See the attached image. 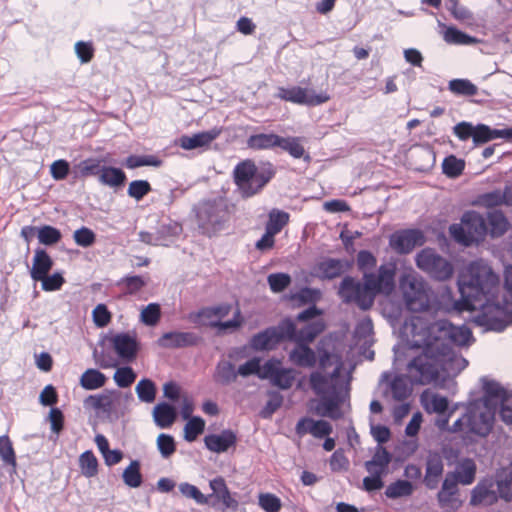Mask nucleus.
<instances>
[{"label":"nucleus","instance_id":"33","mask_svg":"<svg viewBox=\"0 0 512 512\" xmlns=\"http://www.w3.org/2000/svg\"><path fill=\"white\" fill-rule=\"evenodd\" d=\"M237 370L230 361L221 360L217 363L213 374V379L217 384L228 386L237 379Z\"/></svg>","mask_w":512,"mask_h":512},{"label":"nucleus","instance_id":"42","mask_svg":"<svg viewBox=\"0 0 512 512\" xmlns=\"http://www.w3.org/2000/svg\"><path fill=\"white\" fill-rule=\"evenodd\" d=\"M106 376L97 369H87L80 378V385L86 390H96L106 383Z\"/></svg>","mask_w":512,"mask_h":512},{"label":"nucleus","instance_id":"5","mask_svg":"<svg viewBox=\"0 0 512 512\" xmlns=\"http://www.w3.org/2000/svg\"><path fill=\"white\" fill-rule=\"evenodd\" d=\"M415 264L419 270L436 281H446L454 273L452 263L431 247H425L416 253Z\"/></svg>","mask_w":512,"mask_h":512},{"label":"nucleus","instance_id":"3","mask_svg":"<svg viewBox=\"0 0 512 512\" xmlns=\"http://www.w3.org/2000/svg\"><path fill=\"white\" fill-rule=\"evenodd\" d=\"M275 166L270 162L258 165L247 159L239 162L233 169V180L242 198L247 199L259 194L274 178Z\"/></svg>","mask_w":512,"mask_h":512},{"label":"nucleus","instance_id":"39","mask_svg":"<svg viewBox=\"0 0 512 512\" xmlns=\"http://www.w3.org/2000/svg\"><path fill=\"white\" fill-rule=\"evenodd\" d=\"M278 147L287 151L293 158L299 159L303 157L307 162L311 159L310 155L305 153V149L297 137H281Z\"/></svg>","mask_w":512,"mask_h":512},{"label":"nucleus","instance_id":"15","mask_svg":"<svg viewBox=\"0 0 512 512\" xmlns=\"http://www.w3.org/2000/svg\"><path fill=\"white\" fill-rule=\"evenodd\" d=\"M278 97L297 104H305L309 106H316L323 104L329 100V96L326 93L308 94L305 88H301L298 86L292 88H280L278 92Z\"/></svg>","mask_w":512,"mask_h":512},{"label":"nucleus","instance_id":"57","mask_svg":"<svg viewBox=\"0 0 512 512\" xmlns=\"http://www.w3.org/2000/svg\"><path fill=\"white\" fill-rule=\"evenodd\" d=\"M178 488L183 496L193 499L199 505H206L209 503L210 497L204 495L195 485L183 482L179 484Z\"/></svg>","mask_w":512,"mask_h":512},{"label":"nucleus","instance_id":"16","mask_svg":"<svg viewBox=\"0 0 512 512\" xmlns=\"http://www.w3.org/2000/svg\"><path fill=\"white\" fill-rule=\"evenodd\" d=\"M110 342L119 358L126 362L133 361L139 350V343L135 335L127 332L117 333L110 338Z\"/></svg>","mask_w":512,"mask_h":512},{"label":"nucleus","instance_id":"44","mask_svg":"<svg viewBox=\"0 0 512 512\" xmlns=\"http://www.w3.org/2000/svg\"><path fill=\"white\" fill-rule=\"evenodd\" d=\"M84 406L93 408L96 411L110 414L113 410V400L109 394L102 393L98 395H90L84 400Z\"/></svg>","mask_w":512,"mask_h":512},{"label":"nucleus","instance_id":"35","mask_svg":"<svg viewBox=\"0 0 512 512\" xmlns=\"http://www.w3.org/2000/svg\"><path fill=\"white\" fill-rule=\"evenodd\" d=\"M126 180V174L121 168L105 165L98 181L102 185L119 188L125 184Z\"/></svg>","mask_w":512,"mask_h":512},{"label":"nucleus","instance_id":"61","mask_svg":"<svg viewBox=\"0 0 512 512\" xmlns=\"http://www.w3.org/2000/svg\"><path fill=\"white\" fill-rule=\"evenodd\" d=\"M267 395L268 401L261 411V415L264 418H268L274 414L282 406L284 400L281 393L275 390L268 391Z\"/></svg>","mask_w":512,"mask_h":512},{"label":"nucleus","instance_id":"29","mask_svg":"<svg viewBox=\"0 0 512 512\" xmlns=\"http://www.w3.org/2000/svg\"><path fill=\"white\" fill-rule=\"evenodd\" d=\"M458 483H460L456 474L448 472L443 480L442 487L437 493V500L441 507L448 506L453 501V497L459 492Z\"/></svg>","mask_w":512,"mask_h":512},{"label":"nucleus","instance_id":"62","mask_svg":"<svg viewBox=\"0 0 512 512\" xmlns=\"http://www.w3.org/2000/svg\"><path fill=\"white\" fill-rule=\"evenodd\" d=\"M161 317V307L158 303L148 304L140 314V320L147 326L156 325Z\"/></svg>","mask_w":512,"mask_h":512},{"label":"nucleus","instance_id":"49","mask_svg":"<svg viewBox=\"0 0 512 512\" xmlns=\"http://www.w3.org/2000/svg\"><path fill=\"white\" fill-rule=\"evenodd\" d=\"M0 457L6 466H11L13 470L16 469V454L7 435L0 436Z\"/></svg>","mask_w":512,"mask_h":512},{"label":"nucleus","instance_id":"38","mask_svg":"<svg viewBox=\"0 0 512 512\" xmlns=\"http://www.w3.org/2000/svg\"><path fill=\"white\" fill-rule=\"evenodd\" d=\"M476 464L471 458L462 459L456 467L453 474L457 475V478L462 485H470L474 482L476 476Z\"/></svg>","mask_w":512,"mask_h":512},{"label":"nucleus","instance_id":"9","mask_svg":"<svg viewBox=\"0 0 512 512\" xmlns=\"http://www.w3.org/2000/svg\"><path fill=\"white\" fill-rule=\"evenodd\" d=\"M338 293L344 303H355L363 311L369 310L375 299L373 293L364 290L362 282L351 276H345L342 279Z\"/></svg>","mask_w":512,"mask_h":512},{"label":"nucleus","instance_id":"14","mask_svg":"<svg viewBox=\"0 0 512 512\" xmlns=\"http://www.w3.org/2000/svg\"><path fill=\"white\" fill-rule=\"evenodd\" d=\"M203 338L195 332L170 331L157 340L158 346L166 349L195 347L202 343Z\"/></svg>","mask_w":512,"mask_h":512},{"label":"nucleus","instance_id":"60","mask_svg":"<svg viewBox=\"0 0 512 512\" xmlns=\"http://www.w3.org/2000/svg\"><path fill=\"white\" fill-rule=\"evenodd\" d=\"M269 287L272 292L280 293L291 284V276L287 273H272L267 278Z\"/></svg>","mask_w":512,"mask_h":512},{"label":"nucleus","instance_id":"58","mask_svg":"<svg viewBox=\"0 0 512 512\" xmlns=\"http://www.w3.org/2000/svg\"><path fill=\"white\" fill-rule=\"evenodd\" d=\"M151 191V184L147 180H133L129 183L127 194L136 201H140Z\"/></svg>","mask_w":512,"mask_h":512},{"label":"nucleus","instance_id":"30","mask_svg":"<svg viewBox=\"0 0 512 512\" xmlns=\"http://www.w3.org/2000/svg\"><path fill=\"white\" fill-rule=\"evenodd\" d=\"M289 359L299 367H314L317 357L312 348L308 345L297 344V346L289 353Z\"/></svg>","mask_w":512,"mask_h":512},{"label":"nucleus","instance_id":"25","mask_svg":"<svg viewBox=\"0 0 512 512\" xmlns=\"http://www.w3.org/2000/svg\"><path fill=\"white\" fill-rule=\"evenodd\" d=\"M392 461V454L382 445H377L372 458L365 462L364 466L367 472H378L380 475H385L388 471V466Z\"/></svg>","mask_w":512,"mask_h":512},{"label":"nucleus","instance_id":"13","mask_svg":"<svg viewBox=\"0 0 512 512\" xmlns=\"http://www.w3.org/2000/svg\"><path fill=\"white\" fill-rule=\"evenodd\" d=\"M340 365H337L332 372L323 374L316 370L309 375L310 388L317 396L331 395L341 392L342 385L339 383Z\"/></svg>","mask_w":512,"mask_h":512},{"label":"nucleus","instance_id":"7","mask_svg":"<svg viewBox=\"0 0 512 512\" xmlns=\"http://www.w3.org/2000/svg\"><path fill=\"white\" fill-rule=\"evenodd\" d=\"M293 333V320L289 317L282 319L277 326L268 327L254 334L250 341V347L254 351H269L275 349L286 336Z\"/></svg>","mask_w":512,"mask_h":512},{"label":"nucleus","instance_id":"18","mask_svg":"<svg viewBox=\"0 0 512 512\" xmlns=\"http://www.w3.org/2000/svg\"><path fill=\"white\" fill-rule=\"evenodd\" d=\"M444 463L442 456L436 451H429L426 458V469L423 483L429 490H434L439 485V480L443 475Z\"/></svg>","mask_w":512,"mask_h":512},{"label":"nucleus","instance_id":"48","mask_svg":"<svg viewBox=\"0 0 512 512\" xmlns=\"http://www.w3.org/2000/svg\"><path fill=\"white\" fill-rule=\"evenodd\" d=\"M465 169V161L454 155H449L442 162L443 173L449 178L459 177Z\"/></svg>","mask_w":512,"mask_h":512},{"label":"nucleus","instance_id":"43","mask_svg":"<svg viewBox=\"0 0 512 512\" xmlns=\"http://www.w3.org/2000/svg\"><path fill=\"white\" fill-rule=\"evenodd\" d=\"M163 161L156 155H129L123 162L128 169H135L142 166L161 167Z\"/></svg>","mask_w":512,"mask_h":512},{"label":"nucleus","instance_id":"31","mask_svg":"<svg viewBox=\"0 0 512 512\" xmlns=\"http://www.w3.org/2000/svg\"><path fill=\"white\" fill-rule=\"evenodd\" d=\"M103 160L98 158H87L80 161L78 164L74 166V173L76 177L87 178V177H97L100 178V175L105 167L102 164Z\"/></svg>","mask_w":512,"mask_h":512},{"label":"nucleus","instance_id":"11","mask_svg":"<svg viewBox=\"0 0 512 512\" xmlns=\"http://www.w3.org/2000/svg\"><path fill=\"white\" fill-rule=\"evenodd\" d=\"M296 378V370L281 366V361L276 358L268 359L264 363V370L261 379L269 380L271 385L281 389H290Z\"/></svg>","mask_w":512,"mask_h":512},{"label":"nucleus","instance_id":"47","mask_svg":"<svg viewBox=\"0 0 512 512\" xmlns=\"http://www.w3.org/2000/svg\"><path fill=\"white\" fill-rule=\"evenodd\" d=\"M289 221V214L285 211L272 209L269 213V218L265 226V230L271 231L273 234H278Z\"/></svg>","mask_w":512,"mask_h":512},{"label":"nucleus","instance_id":"8","mask_svg":"<svg viewBox=\"0 0 512 512\" xmlns=\"http://www.w3.org/2000/svg\"><path fill=\"white\" fill-rule=\"evenodd\" d=\"M338 293L344 303H355L363 311L369 310L375 299L373 293L364 290L362 282L351 276H345L342 279Z\"/></svg>","mask_w":512,"mask_h":512},{"label":"nucleus","instance_id":"2","mask_svg":"<svg viewBox=\"0 0 512 512\" xmlns=\"http://www.w3.org/2000/svg\"><path fill=\"white\" fill-rule=\"evenodd\" d=\"M472 338L471 330L465 326H454L446 319H439L423 329L421 339L414 340L412 346L422 348V354L408 364L410 372L415 371L414 382L425 385L436 380L443 368V358L451 357L454 346L467 345Z\"/></svg>","mask_w":512,"mask_h":512},{"label":"nucleus","instance_id":"21","mask_svg":"<svg viewBox=\"0 0 512 512\" xmlns=\"http://www.w3.org/2000/svg\"><path fill=\"white\" fill-rule=\"evenodd\" d=\"M461 222L466 226L475 242L482 240L488 232L485 217L477 211H466L461 217Z\"/></svg>","mask_w":512,"mask_h":512},{"label":"nucleus","instance_id":"51","mask_svg":"<svg viewBox=\"0 0 512 512\" xmlns=\"http://www.w3.org/2000/svg\"><path fill=\"white\" fill-rule=\"evenodd\" d=\"M136 393L138 398L142 402L152 403L156 397V386L155 383L148 379H141L136 386Z\"/></svg>","mask_w":512,"mask_h":512},{"label":"nucleus","instance_id":"55","mask_svg":"<svg viewBox=\"0 0 512 512\" xmlns=\"http://www.w3.org/2000/svg\"><path fill=\"white\" fill-rule=\"evenodd\" d=\"M321 298V291L316 288L303 287L298 292L290 296L291 300H296L300 304H311L315 305Z\"/></svg>","mask_w":512,"mask_h":512},{"label":"nucleus","instance_id":"54","mask_svg":"<svg viewBox=\"0 0 512 512\" xmlns=\"http://www.w3.org/2000/svg\"><path fill=\"white\" fill-rule=\"evenodd\" d=\"M62 238L61 231L51 225H43L38 230V240L41 244L51 246Z\"/></svg>","mask_w":512,"mask_h":512},{"label":"nucleus","instance_id":"17","mask_svg":"<svg viewBox=\"0 0 512 512\" xmlns=\"http://www.w3.org/2000/svg\"><path fill=\"white\" fill-rule=\"evenodd\" d=\"M480 381L482 382L484 396L475 400L480 401L483 404H486V406L496 410L498 403L500 402V404H502L508 398L509 393L500 385L499 382L495 380H491L483 376L481 377Z\"/></svg>","mask_w":512,"mask_h":512},{"label":"nucleus","instance_id":"63","mask_svg":"<svg viewBox=\"0 0 512 512\" xmlns=\"http://www.w3.org/2000/svg\"><path fill=\"white\" fill-rule=\"evenodd\" d=\"M137 375L130 366L118 368L114 373V381L120 388L129 387L136 379Z\"/></svg>","mask_w":512,"mask_h":512},{"label":"nucleus","instance_id":"41","mask_svg":"<svg viewBox=\"0 0 512 512\" xmlns=\"http://www.w3.org/2000/svg\"><path fill=\"white\" fill-rule=\"evenodd\" d=\"M122 479L125 485L130 488H138L143 482L141 473V463L139 460H132L130 464L124 469Z\"/></svg>","mask_w":512,"mask_h":512},{"label":"nucleus","instance_id":"19","mask_svg":"<svg viewBox=\"0 0 512 512\" xmlns=\"http://www.w3.org/2000/svg\"><path fill=\"white\" fill-rule=\"evenodd\" d=\"M404 299L412 312H422L429 308V297L421 283L410 282L404 290Z\"/></svg>","mask_w":512,"mask_h":512},{"label":"nucleus","instance_id":"64","mask_svg":"<svg viewBox=\"0 0 512 512\" xmlns=\"http://www.w3.org/2000/svg\"><path fill=\"white\" fill-rule=\"evenodd\" d=\"M258 504L265 512H279L282 507L280 498L272 493L259 494Z\"/></svg>","mask_w":512,"mask_h":512},{"label":"nucleus","instance_id":"56","mask_svg":"<svg viewBox=\"0 0 512 512\" xmlns=\"http://www.w3.org/2000/svg\"><path fill=\"white\" fill-rule=\"evenodd\" d=\"M182 232V225L175 221H170L167 224H162L158 230V237L164 241L162 246H168L172 238L177 237Z\"/></svg>","mask_w":512,"mask_h":512},{"label":"nucleus","instance_id":"32","mask_svg":"<svg viewBox=\"0 0 512 512\" xmlns=\"http://www.w3.org/2000/svg\"><path fill=\"white\" fill-rule=\"evenodd\" d=\"M176 416L175 408L167 402H161L153 409L154 422L160 428L170 427L174 423Z\"/></svg>","mask_w":512,"mask_h":512},{"label":"nucleus","instance_id":"28","mask_svg":"<svg viewBox=\"0 0 512 512\" xmlns=\"http://www.w3.org/2000/svg\"><path fill=\"white\" fill-rule=\"evenodd\" d=\"M53 267V260L46 250L35 249L30 276L34 281L43 278Z\"/></svg>","mask_w":512,"mask_h":512},{"label":"nucleus","instance_id":"40","mask_svg":"<svg viewBox=\"0 0 512 512\" xmlns=\"http://www.w3.org/2000/svg\"><path fill=\"white\" fill-rule=\"evenodd\" d=\"M396 266L393 263L382 264L376 274L385 294H389L395 287Z\"/></svg>","mask_w":512,"mask_h":512},{"label":"nucleus","instance_id":"24","mask_svg":"<svg viewBox=\"0 0 512 512\" xmlns=\"http://www.w3.org/2000/svg\"><path fill=\"white\" fill-rule=\"evenodd\" d=\"M320 401L316 408L317 414L323 417H329L333 420H337L342 417V413L339 409L342 403L341 392L332 393L331 395L319 396Z\"/></svg>","mask_w":512,"mask_h":512},{"label":"nucleus","instance_id":"36","mask_svg":"<svg viewBox=\"0 0 512 512\" xmlns=\"http://www.w3.org/2000/svg\"><path fill=\"white\" fill-rule=\"evenodd\" d=\"M391 394L394 400L404 401L412 393V386L406 375H395L389 383Z\"/></svg>","mask_w":512,"mask_h":512},{"label":"nucleus","instance_id":"27","mask_svg":"<svg viewBox=\"0 0 512 512\" xmlns=\"http://www.w3.org/2000/svg\"><path fill=\"white\" fill-rule=\"evenodd\" d=\"M324 329V325L320 321L310 323L300 330H297L293 322V333L291 336H286V340L294 341L297 344L308 345L312 342Z\"/></svg>","mask_w":512,"mask_h":512},{"label":"nucleus","instance_id":"34","mask_svg":"<svg viewBox=\"0 0 512 512\" xmlns=\"http://www.w3.org/2000/svg\"><path fill=\"white\" fill-rule=\"evenodd\" d=\"M485 219L492 237H500L508 230V219L501 210L489 211Z\"/></svg>","mask_w":512,"mask_h":512},{"label":"nucleus","instance_id":"22","mask_svg":"<svg viewBox=\"0 0 512 512\" xmlns=\"http://www.w3.org/2000/svg\"><path fill=\"white\" fill-rule=\"evenodd\" d=\"M221 132V128L214 127L208 131H202L192 136L183 135L179 140V146L185 150L205 147L218 138Z\"/></svg>","mask_w":512,"mask_h":512},{"label":"nucleus","instance_id":"46","mask_svg":"<svg viewBox=\"0 0 512 512\" xmlns=\"http://www.w3.org/2000/svg\"><path fill=\"white\" fill-rule=\"evenodd\" d=\"M413 485L407 480H397L387 486L385 496L389 499L410 496L413 493Z\"/></svg>","mask_w":512,"mask_h":512},{"label":"nucleus","instance_id":"1","mask_svg":"<svg viewBox=\"0 0 512 512\" xmlns=\"http://www.w3.org/2000/svg\"><path fill=\"white\" fill-rule=\"evenodd\" d=\"M457 284L460 299L455 306L458 310L480 309L477 322L495 332L512 326V303L506 297L499 300V276L486 261H471L460 271Z\"/></svg>","mask_w":512,"mask_h":512},{"label":"nucleus","instance_id":"59","mask_svg":"<svg viewBox=\"0 0 512 512\" xmlns=\"http://www.w3.org/2000/svg\"><path fill=\"white\" fill-rule=\"evenodd\" d=\"M263 370H264V364L261 366L260 358L253 357L252 359L246 361L244 364H241L238 367L237 375H240L242 377L256 375L259 379H261Z\"/></svg>","mask_w":512,"mask_h":512},{"label":"nucleus","instance_id":"12","mask_svg":"<svg viewBox=\"0 0 512 512\" xmlns=\"http://www.w3.org/2000/svg\"><path fill=\"white\" fill-rule=\"evenodd\" d=\"M209 486L212 493L207 495V497H210L207 505L221 511H236L238 509L239 502L231 494L223 477L218 476L210 480Z\"/></svg>","mask_w":512,"mask_h":512},{"label":"nucleus","instance_id":"6","mask_svg":"<svg viewBox=\"0 0 512 512\" xmlns=\"http://www.w3.org/2000/svg\"><path fill=\"white\" fill-rule=\"evenodd\" d=\"M496 410L480 401L470 400L466 407V433L486 437L492 430Z\"/></svg>","mask_w":512,"mask_h":512},{"label":"nucleus","instance_id":"10","mask_svg":"<svg viewBox=\"0 0 512 512\" xmlns=\"http://www.w3.org/2000/svg\"><path fill=\"white\" fill-rule=\"evenodd\" d=\"M426 237L418 228L396 230L389 236L390 248L399 255H406L413 251L416 246H422Z\"/></svg>","mask_w":512,"mask_h":512},{"label":"nucleus","instance_id":"37","mask_svg":"<svg viewBox=\"0 0 512 512\" xmlns=\"http://www.w3.org/2000/svg\"><path fill=\"white\" fill-rule=\"evenodd\" d=\"M281 136L274 133H259L249 136L247 145L251 149L263 150L279 146Z\"/></svg>","mask_w":512,"mask_h":512},{"label":"nucleus","instance_id":"52","mask_svg":"<svg viewBox=\"0 0 512 512\" xmlns=\"http://www.w3.org/2000/svg\"><path fill=\"white\" fill-rule=\"evenodd\" d=\"M204 429L205 421L199 416H194L188 420L184 427V439L187 442H193L203 433Z\"/></svg>","mask_w":512,"mask_h":512},{"label":"nucleus","instance_id":"45","mask_svg":"<svg viewBox=\"0 0 512 512\" xmlns=\"http://www.w3.org/2000/svg\"><path fill=\"white\" fill-rule=\"evenodd\" d=\"M147 285V281L139 275H127L122 277L117 286L124 288V293L134 295L141 291Z\"/></svg>","mask_w":512,"mask_h":512},{"label":"nucleus","instance_id":"20","mask_svg":"<svg viewBox=\"0 0 512 512\" xmlns=\"http://www.w3.org/2000/svg\"><path fill=\"white\" fill-rule=\"evenodd\" d=\"M237 435L231 429H224L220 434H208L204 437L205 447L214 453L227 452L231 447H235Z\"/></svg>","mask_w":512,"mask_h":512},{"label":"nucleus","instance_id":"23","mask_svg":"<svg viewBox=\"0 0 512 512\" xmlns=\"http://www.w3.org/2000/svg\"><path fill=\"white\" fill-rule=\"evenodd\" d=\"M351 262L346 259L325 258L317 264L321 279L331 280L349 270Z\"/></svg>","mask_w":512,"mask_h":512},{"label":"nucleus","instance_id":"50","mask_svg":"<svg viewBox=\"0 0 512 512\" xmlns=\"http://www.w3.org/2000/svg\"><path fill=\"white\" fill-rule=\"evenodd\" d=\"M449 90L462 96H474L478 92V88L468 79H453L449 82Z\"/></svg>","mask_w":512,"mask_h":512},{"label":"nucleus","instance_id":"4","mask_svg":"<svg viewBox=\"0 0 512 512\" xmlns=\"http://www.w3.org/2000/svg\"><path fill=\"white\" fill-rule=\"evenodd\" d=\"M199 232L209 238L224 230L230 220L227 200L223 197L203 199L193 207Z\"/></svg>","mask_w":512,"mask_h":512},{"label":"nucleus","instance_id":"26","mask_svg":"<svg viewBox=\"0 0 512 512\" xmlns=\"http://www.w3.org/2000/svg\"><path fill=\"white\" fill-rule=\"evenodd\" d=\"M494 483L492 480H482L480 481L471 492V505H479V504H493L497 501L498 496L496 491L493 490Z\"/></svg>","mask_w":512,"mask_h":512},{"label":"nucleus","instance_id":"53","mask_svg":"<svg viewBox=\"0 0 512 512\" xmlns=\"http://www.w3.org/2000/svg\"><path fill=\"white\" fill-rule=\"evenodd\" d=\"M79 464L82 473L86 477H93L98 472V461L94 453L90 450L83 452L79 457Z\"/></svg>","mask_w":512,"mask_h":512}]
</instances>
